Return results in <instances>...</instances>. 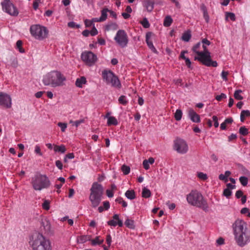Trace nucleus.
Listing matches in <instances>:
<instances>
[{
	"label": "nucleus",
	"instance_id": "nucleus-1",
	"mask_svg": "<svg viewBox=\"0 0 250 250\" xmlns=\"http://www.w3.org/2000/svg\"><path fill=\"white\" fill-rule=\"evenodd\" d=\"M232 228L238 246L243 247L250 242V229L244 221L237 219L232 224Z\"/></svg>",
	"mask_w": 250,
	"mask_h": 250
},
{
	"label": "nucleus",
	"instance_id": "nucleus-2",
	"mask_svg": "<svg viewBox=\"0 0 250 250\" xmlns=\"http://www.w3.org/2000/svg\"><path fill=\"white\" fill-rule=\"evenodd\" d=\"M66 80V77L60 71L52 70L43 76L42 82L45 86L57 87L63 86Z\"/></svg>",
	"mask_w": 250,
	"mask_h": 250
},
{
	"label": "nucleus",
	"instance_id": "nucleus-3",
	"mask_svg": "<svg viewBox=\"0 0 250 250\" xmlns=\"http://www.w3.org/2000/svg\"><path fill=\"white\" fill-rule=\"evenodd\" d=\"M29 244L33 250H52L50 241L40 233L32 234L29 237Z\"/></svg>",
	"mask_w": 250,
	"mask_h": 250
},
{
	"label": "nucleus",
	"instance_id": "nucleus-4",
	"mask_svg": "<svg viewBox=\"0 0 250 250\" xmlns=\"http://www.w3.org/2000/svg\"><path fill=\"white\" fill-rule=\"evenodd\" d=\"M186 199L190 205L201 208L205 212L208 211L209 206L207 200L199 191L191 190L187 195Z\"/></svg>",
	"mask_w": 250,
	"mask_h": 250
},
{
	"label": "nucleus",
	"instance_id": "nucleus-5",
	"mask_svg": "<svg viewBox=\"0 0 250 250\" xmlns=\"http://www.w3.org/2000/svg\"><path fill=\"white\" fill-rule=\"evenodd\" d=\"M90 190L89 200L91 203V206L93 208H96L99 205L102 199L104 188L101 184L94 182L92 185Z\"/></svg>",
	"mask_w": 250,
	"mask_h": 250
},
{
	"label": "nucleus",
	"instance_id": "nucleus-6",
	"mask_svg": "<svg viewBox=\"0 0 250 250\" xmlns=\"http://www.w3.org/2000/svg\"><path fill=\"white\" fill-rule=\"evenodd\" d=\"M31 184L35 190H41L47 188L50 185L48 178L45 175L36 174L32 178Z\"/></svg>",
	"mask_w": 250,
	"mask_h": 250
},
{
	"label": "nucleus",
	"instance_id": "nucleus-7",
	"mask_svg": "<svg viewBox=\"0 0 250 250\" xmlns=\"http://www.w3.org/2000/svg\"><path fill=\"white\" fill-rule=\"evenodd\" d=\"M207 45L202 44L203 51L197 52L198 57L195 58V59L198 60L203 64L208 67H217L218 65L217 62L211 60L210 54L207 49Z\"/></svg>",
	"mask_w": 250,
	"mask_h": 250
},
{
	"label": "nucleus",
	"instance_id": "nucleus-8",
	"mask_svg": "<svg viewBox=\"0 0 250 250\" xmlns=\"http://www.w3.org/2000/svg\"><path fill=\"white\" fill-rule=\"evenodd\" d=\"M102 76L104 82L113 87L120 88L121 84L118 77L110 70L104 69L102 72Z\"/></svg>",
	"mask_w": 250,
	"mask_h": 250
},
{
	"label": "nucleus",
	"instance_id": "nucleus-9",
	"mask_svg": "<svg viewBox=\"0 0 250 250\" xmlns=\"http://www.w3.org/2000/svg\"><path fill=\"white\" fill-rule=\"evenodd\" d=\"M173 149L179 154H185L188 151L189 148L185 140L178 137L173 141Z\"/></svg>",
	"mask_w": 250,
	"mask_h": 250
},
{
	"label": "nucleus",
	"instance_id": "nucleus-10",
	"mask_svg": "<svg viewBox=\"0 0 250 250\" xmlns=\"http://www.w3.org/2000/svg\"><path fill=\"white\" fill-rule=\"evenodd\" d=\"M3 11L11 16H17L19 14L17 8L10 2V0H3L1 2Z\"/></svg>",
	"mask_w": 250,
	"mask_h": 250
},
{
	"label": "nucleus",
	"instance_id": "nucleus-11",
	"mask_svg": "<svg viewBox=\"0 0 250 250\" xmlns=\"http://www.w3.org/2000/svg\"><path fill=\"white\" fill-rule=\"evenodd\" d=\"M81 58L83 61L88 66L93 65L97 60L96 55L91 51L83 52L82 54Z\"/></svg>",
	"mask_w": 250,
	"mask_h": 250
},
{
	"label": "nucleus",
	"instance_id": "nucleus-12",
	"mask_svg": "<svg viewBox=\"0 0 250 250\" xmlns=\"http://www.w3.org/2000/svg\"><path fill=\"white\" fill-rule=\"evenodd\" d=\"M0 105L6 108L11 107L12 99L9 94L0 92Z\"/></svg>",
	"mask_w": 250,
	"mask_h": 250
},
{
	"label": "nucleus",
	"instance_id": "nucleus-13",
	"mask_svg": "<svg viewBox=\"0 0 250 250\" xmlns=\"http://www.w3.org/2000/svg\"><path fill=\"white\" fill-rule=\"evenodd\" d=\"M115 40L123 47L125 46L128 42V39L125 32H117L115 37Z\"/></svg>",
	"mask_w": 250,
	"mask_h": 250
},
{
	"label": "nucleus",
	"instance_id": "nucleus-14",
	"mask_svg": "<svg viewBox=\"0 0 250 250\" xmlns=\"http://www.w3.org/2000/svg\"><path fill=\"white\" fill-rule=\"evenodd\" d=\"M146 42L149 49L154 53H158L157 50L153 44V41L155 39V36L153 32H147L146 36Z\"/></svg>",
	"mask_w": 250,
	"mask_h": 250
},
{
	"label": "nucleus",
	"instance_id": "nucleus-15",
	"mask_svg": "<svg viewBox=\"0 0 250 250\" xmlns=\"http://www.w3.org/2000/svg\"><path fill=\"white\" fill-rule=\"evenodd\" d=\"M109 226L115 227L118 225L119 227H122L123 226V223L122 220L119 219V215L115 214L113 216V220H109L107 222Z\"/></svg>",
	"mask_w": 250,
	"mask_h": 250
},
{
	"label": "nucleus",
	"instance_id": "nucleus-16",
	"mask_svg": "<svg viewBox=\"0 0 250 250\" xmlns=\"http://www.w3.org/2000/svg\"><path fill=\"white\" fill-rule=\"evenodd\" d=\"M188 114L190 120L193 122L199 123L200 122V116L197 114L192 108L188 109Z\"/></svg>",
	"mask_w": 250,
	"mask_h": 250
},
{
	"label": "nucleus",
	"instance_id": "nucleus-17",
	"mask_svg": "<svg viewBox=\"0 0 250 250\" xmlns=\"http://www.w3.org/2000/svg\"><path fill=\"white\" fill-rule=\"evenodd\" d=\"M109 12V10L107 8L103 9L101 11V16L99 18H93V21H95L101 22L104 21L107 18V13Z\"/></svg>",
	"mask_w": 250,
	"mask_h": 250
},
{
	"label": "nucleus",
	"instance_id": "nucleus-18",
	"mask_svg": "<svg viewBox=\"0 0 250 250\" xmlns=\"http://www.w3.org/2000/svg\"><path fill=\"white\" fill-rule=\"evenodd\" d=\"M31 36L35 39L42 40L47 36L48 32H30Z\"/></svg>",
	"mask_w": 250,
	"mask_h": 250
},
{
	"label": "nucleus",
	"instance_id": "nucleus-19",
	"mask_svg": "<svg viewBox=\"0 0 250 250\" xmlns=\"http://www.w3.org/2000/svg\"><path fill=\"white\" fill-rule=\"evenodd\" d=\"M144 6L148 12H151L154 9V2L151 0H144Z\"/></svg>",
	"mask_w": 250,
	"mask_h": 250
},
{
	"label": "nucleus",
	"instance_id": "nucleus-20",
	"mask_svg": "<svg viewBox=\"0 0 250 250\" xmlns=\"http://www.w3.org/2000/svg\"><path fill=\"white\" fill-rule=\"evenodd\" d=\"M30 31H47V29L44 26L40 24H35L30 27Z\"/></svg>",
	"mask_w": 250,
	"mask_h": 250
},
{
	"label": "nucleus",
	"instance_id": "nucleus-21",
	"mask_svg": "<svg viewBox=\"0 0 250 250\" xmlns=\"http://www.w3.org/2000/svg\"><path fill=\"white\" fill-rule=\"evenodd\" d=\"M41 227L43 228L45 232H48L50 231L51 225L50 222L46 219L42 220Z\"/></svg>",
	"mask_w": 250,
	"mask_h": 250
},
{
	"label": "nucleus",
	"instance_id": "nucleus-22",
	"mask_svg": "<svg viewBox=\"0 0 250 250\" xmlns=\"http://www.w3.org/2000/svg\"><path fill=\"white\" fill-rule=\"evenodd\" d=\"M54 150L55 152H60L61 153H64L66 151V148L64 145H61L60 146H58L56 145H53Z\"/></svg>",
	"mask_w": 250,
	"mask_h": 250
},
{
	"label": "nucleus",
	"instance_id": "nucleus-23",
	"mask_svg": "<svg viewBox=\"0 0 250 250\" xmlns=\"http://www.w3.org/2000/svg\"><path fill=\"white\" fill-rule=\"evenodd\" d=\"M86 83V79L84 77H82L80 78H78L76 80L75 84L77 87H82L83 85Z\"/></svg>",
	"mask_w": 250,
	"mask_h": 250
},
{
	"label": "nucleus",
	"instance_id": "nucleus-24",
	"mask_svg": "<svg viewBox=\"0 0 250 250\" xmlns=\"http://www.w3.org/2000/svg\"><path fill=\"white\" fill-rule=\"evenodd\" d=\"M125 196L130 200H133L136 198L135 193L133 190H127L125 193Z\"/></svg>",
	"mask_w": 250,
	"mask_h": 250
},
{
	"label": "nucleus",
	"instance_id": "nucleus-25",
	"mask_svg": "<svg viewBox=\"0 0 250 250\" xmlns=\"http://www.w3.org/2000/svg\"><path fill=\"white\" fill-rule=\"evenodd\" d=\"M118 25L115 23H109L106 25L105 30L109 31L111 30H118Z\"/></svg>",
	"mask_w": 250,
	"mask_h": 250
},
{
	"label": "nucleus",
	"instance_id": "nucleus-26",
	"mask_svg": "<svg viewBox=\"0 0 250 250\" xmlns=\"http://www.w3.org/2000/svg\"><path fill=\"white\" fill-rule=\"evenodd\" d=\"M118 124L117 120L115 118V117L113 116H110L108 117L107 120V124L108 126L114 125H116Z\"/></svg>",
	"mask_w": 250,
	"mask_h": 250
},
{
	"label": "nucleus",
	"instance_id": "nucleus-27",
	"mask_svg": "<svg viewBox=\"0 0 250 250\" xmlns=\"http://www.w3.org/2000/svg\"><path fill=\"white\" fill-rule=\"evenodd\" d=\"M250 116V112L248 110H242L240 114V120L241 122H244L246 117H249Z\"/></svg>",
	"mask_w": 250,
	"mask_h": 250
},
{
	"label": "nucleus",
	"instance_id": "nucleus-28",
	"mask_svg": "<svg viewBox=\"0 0 250 250\" xmlns=\"http://www.w3.org/2000/svg\"><path fill=\"white\" fill-rule=\"evenodd\" d=\"M104 242V239H100V236H97L95 239L91 240V245L92 246H96L97 245H100Z\"/></svg>",
	"mask_w": 250,
	"mask_h": 250
},
{
	"label": "nucleus",
	"instance_id": "nucleus-29",
	"mask_svg": "<svg viewBox=\"0 0 250 250\" xmlns=\"http://www.w3.org/2000/svg\"><path fill=\"white\" fill-rule=\"evenodd\" d=\"M22 42L21 40H18L16 42V48L17 49L19 50L20 53H24L25 50L22 47Z\"/></svg>",
	"mask_w": 250,
	"mask_h": 250
},
{
	"label": "nucleus",
	"instance_id": "nucleus-30",
	"mask_svg": "<svg viewBox=\"0 0 250 250\" xmlns=\"http://www.w3.org/2000/svg\"><path fill=\"white\" fill-rule=\"evenodd\" d=\"M172 22V19L170 16H167L164 21V25L166 27L169 26Z\"/></svg>",
	"mask_w": 250,
	"mask_h": 250
},
{
	"label": "nucleus",
	"instance_id": "nucleus-31",
	"mask_svg": "<svg viewBox=\"0 0 250 250\" xmlns=\"http://www.w3.org/2000/svg\"><path fill=\"white\" fill-rule=\"evenodd\" d=\"M125 224L129 229H133L135 228L134 221L132 220L127 219L125 222Z\"/></svg>",
	"mask_w": 250,
	"mask_h": 250
},
{
	"label": "nucleus",
	"instance_id": "nucleus-32",
	"mask_svg": "<svg viewBox=\"0 0 250 250\" xmlns=\"http://www.w3.org/2000/svg\"><path fill=\"white\" fill-rule=\"evenodd\" d=\"M190 32H184L181 37L182 41L184 42H188L191 37Z\"/></svg>",
	"mask_w": 250,
	"mask_h": 250
},
{
	"label": "nucleus",
	"instance_id": "nucleus-33",
	"mask_svg": "<svg viewBox=\"0 0 250 250\" xmlns=\"http://www.w3.org/2000/svg\"><path fill=\"white\" fill-rule=\"evenodd\" d=\"M151 196V192L148 189L144 188L142 191V197L144 198H148Z\"/></svg>",
	"mask_w": 250,
	"mask_h": 250
},
{
	"label": "nucleus",
	"instance_id": "nucleus-34",
	"mask_svg": "<svg viewBox=\"0 0 250 250\" xmlns=\"http://www.w3.org/2000/svg\"><path fill=\"white\" fill-rule=\"evenodd\" d=\"M182 111L181 109H177L174 114V118L175 120L176 121H180L182 118Z\"/></svg>",
	"mask_w": 250,
	"mask_h": 250
},
{
	"label": "nucleus",
	"instance_id": "nucleus-35",
	"mask_svg": "<svg viewBox=\"0 0 250 250\" xmlns=\"http://www.w3.org/2000/svg\"><path fill=\"white\" fill-rule=\"evenodd\" d=\"M119 103L124 105H125L128 103L126 97L124 95L121 96L118 99Z\"/></svg>",
	"mask_w": 250,
	"mask_h": 250
},
{
	"label": "nucleus",
	"instance_id": "nucleus-36",
	"mask_svg": "<svg viewBox=\"0 0 250 250\" xmlns=\"http://www.w3.org/2000/svg\"><path fill=\"white\" fill-rule=\"evenodd\" d=\"M115 201L116 202L118 203L119 204H122V206L124 208H125L127 206V203L124 200L123 198H122L121 197L117 198L116 199Z\"/></svg>",
	"mask_w": 250,
	"mask_h": 250
},
{
	"label": "nucleus",
	"instance_id": "nucleus-37",
	"mask_svg": "<svg viewBox=\"0 0 250 250\" xmlns=\"http://www.w3.org/2000/svg\"><path fill=\"white\" fill-rule=\"evenodd\" d=\"M241 93H242V90H237L235 91L234 93V97L235 99L238 100H241L243 99V97L240 95Z\"/></svg>",
	"mask_w": 250,
	"mask_h": 250
},
{
	"label": "nucleus",
	"instance_id": "nucleus-38",
	"mask_svg": "<svg viewBox=\"0 0 250 250\" xmlns=\"http://www.w3.org/2000/svg\"><path fill=\"white\" fill-rule=\"evenodd\" d=\"M239 181L243 186H246L248 183V179L245 176H241L239 178Z\"/></svg>",
	"mask_w": 250,
	"mask_h": 250
},
{
	"label": "nucleus",
	"instance_id": "nucleus-39",
	"mask_svg": "<svg viewBox=\"0 0 250 250\" xmlns=\"http://www.w3.org/2000/svg\"><path fill=\"white\" fill-rule=\"evenodd\" d=\"M121 169H122V170L123 173L125 175H127L129 173L130 171V168L129 167L125 165L122 166Z\"/></svg>",
	"mask_w": 250,
	"mask_h": 250
},
{
	"label": "nucleus",
	"instance_id": "nucleus-40",
	"mask_svg": "<svg viewBox=\"0 0 250 250\" xmlns=\"http://www.w3.org/2000/svg\"><path fill=\"white\" fill-rule=\"evenodd\" d=\"M240 134L246 136L248 134V130L245 126H241L239 131Z\"/></svg>",
	"mask_w": 250,
	"mask_h": 250
},
{
	"label": "nucleus",
	"instance_id": "nucleus-41",
	"mask_svg": "<svg viewBox=\"0 0 250 250\" xmlns=\"http://www.w3.org/2000/svg\"><path fill=\"white\" fill-rule=\"evenodd\" d=\"M197 177L201 180L205 181L208 179V176L206 174L202 172L197 173Z\"/></svg>",
	"mask_w": 250,
	"mask_h": 250
},
{
	"label": "nucleus",
	"instance_id": "nucleus-42",
	"mask_svg": "<svg viewBox=\"0 0 250 250\" xmlns=\"http://www.w3.org/2000/svg\"><path fill=\"white\" fill-rule=\"evenodd\" d=\"M42 207L46 210H49L50 208V202L48 200H45L42 205Z\"/></svg>",
	"mask_w": 250,
	"mask_h": 250
},
{
	"label": "nucleus",
	"instance_id": "nucleus-43",
	"mask_svg": "<svg viewBox=\"0 0 250 250\" xmlns=\"http://www.w3.org/2000/svg\"><path fill=\"white\" fill-rule=\"evenodd\" d=\"M141 23L143 26L146 28H148L150 26V24L146 18H144L143 20L141 21Z\"/></svg>",
	"mask_w": 250,
	"mask_h": 250
},
{
	"label": "nucleus",
	"instance_id": "nucleus-44",
	"mask_svg": "<svg viewBox=\"0 0 250 250\" xmlns=\"http://www.w3.org/2000/svg\"><path fill=\"white\" fill-rule=\"evenodd\" d=\"M226 18L227 19H230L232 21H235V15L232 13L227 12L226 14Z\"/></svg>",
	"mask_w": 250,
	"mask_h": 250
},
{
	"label": "nucleus",
	"instance_id": "nucleus-45",
	"mask_svg": "<svg viewBox=\"0 0 250 250\" xmlns=\"http://www.w3.org/2000/svg\"><path fill=\"white\" fill-rule=\"evenodd\" d=\"M232 191L229 188H225L223 191V195L229 198L231 195Z\"/></svg>",
	"mask_w": 250,
	"mask_h": 250
},
{
	"label": "nucleus",
	"instance_id": "nucleus-46",
	"mask_svg": "<svg viewBox=\"0 0 250 250\" xmlns=\"http://www.w3.org/2000/svg\"><path fill=\"white\" fill-rule=\"evenodd\" d=\"M95 22L93 21V18L91 20L86 19L84 21V24L86 27H91L93 26V23Z\"/></svg>",
	"mask_w": 250,
	"mask_h": 250
},
{
	"label": "nucleus",
	"instance_id": "nucleus-47",
	"mask_svg": "<svg viewBox=\"0 0 250 250\" xmlns=\"http://www.w3.org/2000/svg\"><path fill=\"white\" fill-rule=\"evenodd\" d=\"M58 125L61 127V130L62 132H64L67 127V124L66 123H62L61 122H59L58 124Z\"/></svg>",
	"mask_w": 250,
	"mask_h": 250
},
{
	"label": "nucleus",
	"instance_id": "nucleus-48",
	"mask_svg": "<svg viewBox=\"0 0 250 250\" xmlns=\"http://www.w3.org/2000/svg\"><path fill=\"white\" fill-rule=\"evenodd\" d=\"M203 16L206 22H208L209 21V16L206 8H203Z\"/></svg>",
	"mask_w": 250,
	"mask_h": 250
},
{
	"label": "nucleus",
	"instance_id": "nucleus-49",
	"mask_svg": "<svg viewBox=\"0 0 250 250\" xmlns=\"http://www.w3.org/2000/svg\"><path fill=\"white\" fill-rule=\"evenodd\" d=\"M68 27L72 28H79L80 27L79 25L76 24V23L73 21L68 22Z\"/></svg>",
	"mask_w": 250,
	"mask_h": 250
},
{
	"label": "nucleus",
	"instance_id": "nucleus-50",
	"mask_svg": "<svg viewBox=\"0 0 250 250\" xmlns=\"http://www.w3.org/2000/svg\"><path fill=\"white\" fill-rule=\"evenodd\" d=\"M201 45V43L200 42H198L197 44H196L192 48V50L193 52H194L196 54L197 52H200L198 50V49L200 47Z\"/></svg>",
	"mask_w": 250,
	"mask_h": 250
},
{
	"label": "nucleus",
	"instance_id": "nucleus-51",
	"mask_svg": "<svg viewBox=\"0 0 250 250\" xmlns=\"http://www.w3.org/2000/svg\"><path fill=\"white\" fill-rule=\"evenodd\" d=\"M227 98V96L224 94L222 93L219 95H217L215 97L216 100H217L218 101H221L222 99H225Z\"/></svg>",
	"mask_w": 250,
	"mask_h": 250
},
{
	"label": "nucleus",
	"instance_id": "nucleus-52",
	"mask_svg": "<svg viewBox=\"0 0 250 250\" xmlns=\"http://www.w3.org/2000/svg\"><path fill=\"white\" fill-rule=\"evenodd\" d=\"M84 119H80L79 120H77L73 122V125H75L76 127H78L80 124L84 123Z\"/></svg>",
	"mask_w": 250,
	"mask_h": 250
},
{
	"label": "nucleus",
	"instance_id": "nucleus-53",
	"mask_svg": "<svg viewBox=\"0 0 250 250\" xmlns=\"http://www.w3.org/2000/svg\"><path fill=\"white\" fill-rule=\"evenodd\" d=\"M98 32H82V34L84 37H88L89 34L91 35V36H95L97 35Z\"/></svg>",
	"mask_w": 250,
	"mask_h": 250
},
{
	"label": "nucleus",
	"instance_id": "nucleus-54",
	"mask_svg": "<svg viewBox=\"0 0 250 250\" xmlns=\"http://www.w3.org/2000/svg\"><path fill=\"white\" fill-rule=\"evenodd\" d=\"M229 74V73L227 71H223L222 72V73H221V77H222V78L225 80V81H227L228 80V78H227V76Z\"/></svg>",
	"mask_w": 250,
	"mask_h": 250
},
{
	"label": "nucleus",
	"instance_id": "nucleus-55",
	"mask_svg": "<svg viewBox=\"0 0 250 250\" xmlns=\"http://www.w3.org/2000/svg\"><path fill=\"white\" fill-rule=\"evenodd\" d=\"M35 152L40 156H42V154L41 152L40 147L38 145H36L35 147Z\"/></svg>",
	"mask_w": 250,
	"mask_h": 250
},
{
	"label": "nucleus",
	"instance_id": "nucleus-56",
	"mask_svg": "<svg viewBox=\"0 0 250 250\" xmlns=\"http://www.w3.org/2000/svg\"><path fill=\"white\" fill-rule=\"evenodd\" d=\"M86 241H87V237L84 235L81 236L78 239V241L81 243H84Z\"/></svg>",
	"mask_w": 250,
	"mask_h": 250
},
{
	"label": "nucleus",
	"instance_id": "nucleus-57",
	"mask_svg": "<svg viewBox=\"0 0 250 250\" xmlns=\"http://www.w3.org/2000/svg\"><path fill=\"white\" fill-rule=\"evenodd\" d=\"M56 167L60 170L62 169L63 165L62 162L60 160H57L55 162Z\"/></svg>",
	"mask_w": 250,
	"mask_h": 250
},
{
	"label": "nucleus",
	"instance_id": "nucleus-58",
	"mask_svg": "<svg viewBox=\"0 0 250 250\" xmlns=\"http://www.w3.org/2000/svg\"><path fill=\"white\" fill-rule=\"evenodd\" d=\"M243 196V192L241 190H237L235 193V196L237 198L239 199Z\"/></svg>",
	"mask_w": 250,
	"mask_h": 250
},
{
	"label": "nucleus",
	"instance_id": "nucleus-59",
	"mask_svg": "<svg viewBox=\"0 0 250 250\" xmlns=\"http://www.w3.org/2000/svg\"><path fill=\"white\" fill-rule=\"evenodd\" d=\"M143 165L144 168L147 170L149 168V164L148 163L147 160H145L143 162Z\"/></svg>",
	"mask_w": 250,
	"mask_h": 250
},
{
	"label": "nucleus",
	"instance_id": "nucleus-60",
	"mask_svg": "<svg viewBox=\"0 0 250 250\" xmlns=\"http://www.w3.org/2000/svg\"><path fill=\"white\" fill-rule=\"evenodd\" d=\"M103 207L105 210H108L110 208V203L108 201H104L103 202Z\"/></svg>",
	"mask_w": 250,
	"mask_h": 250
},
{
	"label": "nucleus",
	"instance_id": "nucleus-61",
	"mask_svg": "<svg viewBox=\"0 0 250 250\" xmlns=\"http://www.w3.org/2000/svg\"><path fill=\"white\" fill-rule=\"evenodd\" d=\"M216 243L219 245H223L225 243L224 239L222 237H220L216 240Z\"/></svg>",
	"mask_w": 250,
	"mask_h": 250
},
{
	"label": "nucleus",
	"instance_id": "nucleus-62",
	"mask_svg": "<svg viewBox=\"0 0 250 250\" xmlns=\"http://www.w3.org/2000/svg\"><path fill=\"white\" fill-rule=\"evenodd\" d=\"M219 180L224 181L225 182H227L228 181V178L226 177H225V175L223 174H221L220 175H219Z\"/></svg>",
	"mask_w": 250,
	"mask_h": 250
},
{
	"label": "nucleus",
	"instance_id": "nucleus-63",
	"mask_svg": "<svg viewBox=\"0 0 250 250\" xmlns=\"http://www.w3.org/2000/svg\"><path fill=\"white\" fill-rule=\"evenodd\" d=\"M106 241L108 246H110L111 243V236L110 234L106 236Z\"/></svg>",
	"mask_w": 250,
	"mask_h": 250
},
{
	"label": "nucleus",
	"instance_id": "nucleus-64",
	"mask_svg": "<svg viewBox=\"0 0 250 250\" xmlns=\"http://www.w3.org/2000/svg\"><path fill=\"white\" fill-rule=\"evenodd\" d=\"M44 93H45V91H39L35 94V97L37 98H40L42 96V95Z\"/></svg>",
	"mask_w": 250,
	"mask_h": 250
}]
</instances>
